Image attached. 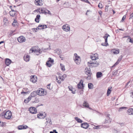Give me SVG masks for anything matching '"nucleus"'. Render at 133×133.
I'll use <instances>...</instances> for the list:
<instances>
[{
  "label": "nucleus",
  "instance_id": "nucleus-38",
  "mask_svg": "<svg viewBox=\"0 0 133 133\" xmlns=\"http://www.w3.org/2000/svg\"><path fill=\"white\" fill-rule=\"evenodd\" d=\"M110 36L107 34H106L105 35V36H103V38L105 39H108V37Z\"/></svg>",
  "mask_w": 133,
  "mask_h": 133
},
{
  "label": "nucleus",
  "instance_id": "nucleus-26",
  "mask_svg": "<svg viewBox=\"0 0 133 133\" xmlns=\"http://www.w3.org/2000/svg\"><path fill=\"white\" fill-rule=\"evenodd\" d=\"M75 119L78 123H82L83 122V121L77 117H75Z\"/></svg>",
  "mask_w": 133,
  "mask_h": 133
},
{
  "label": "nucleus",
  "instance_id": "nucleus-17",
  "mask_svg": "<svg viewBox=\"0 0 133 133\" xmlns=\"http://www.w3.org/2000/svg\"><path fill=\"white\" fill-rule=\"evenodd\" d=\"M38 95L37 92V91H34L31 93L30 96L32 97H34Z\"/></svg>",
  "mask_w": 133,
  "mask_h": 133
},
{
  "label": "nucleus",
  "instance_id": "nucleus-41",
  "mask_svg": "<svg viewBox=\"0 0 133 133\" xmlns=\"http://www.w3.org/2000/svg\"><path fill=\"white\" fill-rule=\"evenodd\" d=\"M127 108V107H120L119 108L118 111H121L122 109H125Z\"/></svg>",
  "mask_w": 133,
  "mask_h": 133
},
{
  "label": "nucleus",
  "instance_id": "nucleus-63",
  "mask_svg": "<svg viewBox=\"0 0 133 133\" xmlns=\"http://www.w3.org/2000/svg\"><path fill=\"white\" fill-rule=\"evenodd\" d=\"M31 97L30 96L28 97L27 99L29 101H30L31 99Z\"/></svg>",
  "mask_w": 133,
  "mask_h": 133
},
{
  "label": "nucleus",
  "instance_id": "nucleus-54",
  "mask_svg": "<svg viewBox=\"0 0 133 133\" xmlns=\"http://www.w3.org/2000/svg\"><path fill=\"white\" fill-rule=\"evenodd\" d=\"M68 88L69 89V90L71 91H72L73 88L71 86H68Z\"/></svg>",
  "mask_w": 133,
  "mask_h": 133
},
{
  "label": "nucleus",
  "instance_id": "nucleus-3",
  "mask_svg": "<svg viewBox=\"0 0 133 133\" xmlns=\"http://www.w3.org/2000/svg\"><path fill=\"white\" fill-rule=\"evenodd\" d=\"M37 91V95L39 96H45L47 94L46 90L42 88H39Z\"/></svg>",
  "mask_w": 133,
  "mask_h": 133
},
{
  "label": "nucleus",
  "instance_id": "nucleus-30",
  "mask_svg": "<svg viewBox=\"0 0 133 133\" xmlns=\"http://www.w3.org/2000/svg\"><path fill=\"white\" fill-rule=\"evenodd\" d=\"M90 58L92 60L94 61H95L96 60L98 59V58H97L96 57V58L95 56H94L93 55L90 56Z\"/></svg>",
  "mask_w": 133,
  "mask_h": 133
},
{
  "label": "nucleus",
  "instance_id": "nucleus-56",
  "mask_svg": "<svg viewBox=\"0 0 133 133\" xmlns=\"http://www.w3.org/2000/svg\"><path fill=\"white\" fill-rule=\"evenodd\" d=\"M126 17V16L125 15H124L122 17V21H124Z\"/></svg>",
  "mask_w": 133,
  "mask_h": 133
},
{
  "label": "nucleus",
  "instance_id": "nucleus-43",
  "mask_svg": "<svg viewBox=\"0 0 133 133\" xmlns=\"http://www.w3.org/2000/svg\"><path fill=\"white\" fill-rule=\"evenodd\" d=\"M98 6L99 8L101 9L103 7V5L102 3H100L98 5Z\"/></svg>",
  "mask_w": 133,
  "mask_h": 133
},
{
  "label": "nucleus",
  "instance_id": "nucleus-28",
  "mask_svg": "<svg viewBox=\"0 0 133 133\" xmlns=\"http://www.w3.org/2000/svg\"><path fill=\"white\" fill-rule=\"evenodd\" d=\"M93 85L92 83H89L88 84V87L89 89H92L93 88Z\"/></svg>",
  "mask_w": 133,
  "mask_h": 133
},
{
  "label": "nucleus",
  "instance_id": "nucleus-6",
  "mask_svg": "<svg viewBox=\"0 0 133 133\" xmlns=\"http://www.w3.org/2000/svg\"><path fill=\"white\" fill-rule=\"evenodd\" d=\"M62 29L64 31L68 32L70 30V26L68 24L64 25L62 26Z\"/></svg>",
  "mask_w": 133,
  "mask_h": 133
},
{
  "label": "nucleus",
  "instance_id": "nucleus-5",
  "mask_svg": "<svg viewBox=\"0 0 133 133\" xmlns=\"http://www.w3.org/2000/svg\"><path fill=\"white\" fill-rule=\"evenodd\" d=\"M47 9L44 8H39L37 10H35V11L38 12L40 14H45L47 13Z\"/></svg>",
  "mask_w": 133,
  "mask_h": 133
},
{
  "label": "nucleus",
  "instance_id": "nucleus-36",
  "mask_svg": "<svg viewBox=\"0 0 133 133\" xmlns=\"http://www.w3.org/2000/svg\"><path fill=\"white\" fill-rule=\"evenodd\" d=\"M119 50H115L113 52V53L115 54H117L119 53Z\"/></svg>",
  "mask_w": 133,
  "mask_h": 133
},
{
  "label": "nucleus",
  "instance_id": "nucleus-8",
  "mask_svg": "<svg viewBox=\"0 0 133 133\" xmlns=\"http://www.w3.org/2000/svg\"><path fill=\"white\" fill-rule=\"evenodd\" d=\"M18 41L21 43L25 42V39L24 37L22 36H21L17 38Z\"/></svg>",
  "mask_w": 133,
  "mask_h": 133
},
{
  "label": "nucleus",
  "instance_id": "nucleus-15",
  "mask_svg": "<svg viewBox=\"0 0 133 133\" xmlns=\"http://www.w3.org/2000/svg\"><path fill=\"white\" fill-rule=\"evenodd\" d=\"M5 62V64L8 66H9L12 62L11 61L9 58H6Z\"/></svg>",
  "mask_w": 133,
  "mask_h": 133
},
{
  "label": "nucleus",
  "instance_id": "nucleus-64",
  "mask_svg": "<svg viewBox=\"0 0 133 133\" xmlns=\"http://www.w3.org/2000/svg\"><path fill=\"white\" fill-rule=\"evenodd\" d=\"M52 133H58L56 131V130H53V131H52Z\"/></svg>",
  "mask_w": 133,
  "mask_h": 133
},
{
  "label": "nucleus",
  "instance_id": "nucleus-55",
  "mask_svg": "<svg viewBox=\"0 0 133 133\" xmlns=\"http://www.w3.org/2000/svg\"><path fill=\"white\" fill-rule=\"evenodd\" d=\"M133 17V12L130 15V17L129 18V19H131V18H132Z\"/></svg>",
  "mask_w": 133,
  "mask_h": 133
},
{
  "label": "nucleus",
  "instance_id": "nucleus-35",
  "mask_svg": "<svg viewBox=\"0 0 133 133\" xmlns=\"http://www.w3.org/2000/svg\"><path fill=\"white\" fill-rule=\"evenodd\" d=\"M49 62H51V63H52L54 62V60L53 59H52L51 58H48V60L47 61Z\"/></svg>",
  "mask_w": 133,
  "mask_h": 133
},
{
  "label": "nucleus",
  "instance_id": "nucleus-48",
  "mask_svg": "<svg viewBox=\"0 0 133 133\" xmlns=\"http://www.w3.org/2000/svg\"><path fill=\"white\" fill-rule=\"evenodd\" d=\"M43 28H39L40 29H44L46 28H47V26L46 25H43Z\"/></svg>",
  "mask_w": 133,
  "mask_h": 133
},
{
  "label": "nucleus",
  "instance_id": "nucleus-23",
  "mask_svg": "<svg viewBox=\"0 0 133 133\" xmlns=\"http://www.w3.org/2000/svg\"><path fill=\"white\" fill-rule=\"evenodd\" d=\"M128 114L129 115H133V109L132 108L129 109L128 111Z\"/></svg>",
  "mask_w": 133,
  "mask_h": 133
},
{
  "label": "nucleus",
  "instance_id": "nucleus-4",
  "mask_svg": "<svg viewBox=\"0 0 133 133\" xmlns=\"http://www.w3.org/2000/svg\"><path fill=\"white\" fill-rule=\"evenodd\" d=\"M74 59L77 64L79 65L80 64L81 62L80 57L79 56H78L76 53L74 54Z\"/></svg>",
  "mask_w": 133,
  "mask_h": 133
},
{
  "label": "nucleus",
  "instance_id": "nucleus-22",
  "mask_svg": "<svg viewBox=\"0 0 133 133\" xmlns=\"http://www.w3.org/2000/svg\"><path fill=\"white\" fill-rule=\"evenodd\" d=\"M83 106L85 108H88L89 107V104L86 101H84L83 103Z\"/></svg>",
  "mask_w": 133,
  "mask_h": 133
},
{
  "label": "nucleus",
  "instance_id": "nucleus-11",
  "mask_svg": "<svg viewBox=\"0 0 133 133\" xmlns=\"http://www.w3.org/2000/svg\"><path fill=\"white\" fill-rule=\"evenodd\" d=\"M37 80V78L36 76L35 75H33L31 76L30 81L34 83H35Z\"/></svg>",
  "mask_w": 133,
  "mask_h": 133
},
{
  "label": "nucleus",
  "instance_id": "nucleus-18",
  "mask_svg": "<svg viewBox=\"0 0 133 133\" xmlns=\"http://www.w3.org/2000/svg\"><path fill=\"white\" fill-rule=\"evenodd\" d=\"M16 11L14 10L11 11L9 12V14L12 17H14L15 15L16 14Z\"/></svg>",
  "mask_w": 133,
  "mask_h": 133
},
{
  "label": "nucleus",
  "instance_id": "nucleus-53",
  "mask_svg": "<svg viewBox=\"0 0 133 133\" xmlns=\"http://www.w3.org/2000/svg\"><path fill=\"white\" fill-rule=\"evenodd\" d=\"M43 25H41V24H39V25L38 26V29H39V28H43Z\"/></svg>",
  "mask_w": 133,
  "mask_h": 133
},
{
  "label": "nucleus",
  "instance_id": "nucleus-27",
  "mask_svg": "<svg viewBox=\"0 0 133 133\" xmlns=\"http://www.w3.org/2000/svg\"><path fill=\"white\" fill-rule=\"evenodd\" d=\"M88 69L86 71H85L86 74L88 75H90L92 74V73L91 72V70L90 69Z\"/></svg>",
  "mask_w": 133,
  "mask_h": 133
},
{
  "label": "nucleus",
  "instance_id": "nucleus-9",
  "mask_svg": "<svg viewBox=\"0 0 133 133\" xmlns=\"http://www.w3.org/2000/svg\"><path fill=\"white\" fill-rule=\"evenodd\" d=\"M42 2V0H35V3L36 5L41 6L43 5Z\"/></svg>",
  "mask_w": 133,
  "mask_h": 133
},
{
  "label": "nucleus",
  "instance_id": "nucleus-10",
  "mask_svg": "<svg viewBox=\"0 0 133 133\" xmlns=\"http://www.w3.org/2000/svg\"><path fill=\"white\" fill-rule=\"evenodd\" d=\"M110 115L108 114H105V117L106 118H108V120H107V119H105V121L104 122V123H110L111 122V120H110V118L109 117V116Z\"/></svg>",
  "mask_w": 133,
  "mask_h": 133
},
{
  "label": "nucleus",
  "instance_id": "nucleus-34",
  "mask_svg": "<svg viewBox=\"0 0 133 133\" xmlns=\"http://www.w3.org/2000/svg\"><path fill=\"white\" fill-rule=\"evenodd\" d=\"M56 52L57 54L59 55L62 53V51L60 49H58L56 50Z\"/></svg>",
  "mask_w": 133,
  "mask_h": 133
},
{
  "label": "nucleus",
  "instance_id": "nucleus-50",
  "mask_svg": "<svg viewBox=\"0 0 133 133\" xmlns=\"http://www.w3.org/2000/svg\"><path fill=\"white\" fill-rule=\"evenodd\" d=\"M18 129L19 130H22L23 129L22 128V125H19L18 126Z\"/></svg>",
  "mask_w": 133,
  "mask_h": 133
},
{
  "label": "nucleus",
  "instance_id": "nucleus-45",
  "mask_svg": "<svg viewBox=\"0 0 133 133\" xmlns=\"http://www.w3.org/2000/svg\"><path fill=\"white\" fill-rule=\"evenodd\" d=\"M56 81L58 83L60 84L61 83V81L60 80H58V78L57 77H56Z\"/></svg>",
  "mask_w": 133,
  "mask_h": 133
},
{
  "label": "nucleus",
  "instance_id": "nucleus-46",
  "mask_svg": "<svg viewBox=\"0 0 133 133\" xmlns=\"http://www.w3.org/2000/svg\"><path fill=\"white\" fill-rule=\"evenodd\" d=\"M82 2H84L85 3H88L89 4H90V3L89 2L88 0H80Z\"/></svg>",
  "mask_w": 133,
  "mask_h": 133
},
{
  "label": "nucleus",
  "instance_id": "nucleus-16",
  "mask_svg": "<svg viewBox=\"0 0 133 133\" xmlns=\"http://www.w3.org/2000/svg\"><path fill=\"white\" fill-rule=\"evenodd\" d=\"M77 87L78 89H83V82L81 83V81L77 84Z\"/></svg>",
  "mask_w": 133,
  "mask_h": 133
},
{
  "label": "nucleus",
  "instance_id": "nucleus-42",
  "mask_svg": "<svg viewBox=\"0 0 133 133\" xmlns=\"http://www.w3.org/2000/svg\"><path fill=\"white\" fill-rule=\"evenodd\" d=\"M46 65L47 66L50 67L52 65V64L50 63L49 62H47L46 63Z\"/></svg>",
  "mask_w": 133,
  "mask_h": 133
},
{
  "label": "nucleus",
  "instance_id": "nucleus-25",
  "mask_svg": "<svg viewBox=\"0 0 133 133\" xmlns=\"http://www.w3.org/2000/svg\"><path fill=\"white\" fill-rule=\"evenodd\" d=\"M112 88L111 87H109L108 90L107 92V95L108 96H109L111 92V89Z\"/></svg>",
  "mask_w": 133,
  "mask_h": 133
},
{
  "label": "nucleus",
  "instance_id": "nucleus-44",
  "mask_svg": "<svg viewBox=\"0 0 133 133\" xmlns=\"http://www.w3.org/2000/svg\"><path fill=\"white\" fill-rule=\"evenodd\" d=\"M50 84H49L47 86V88L48 89H49L50 90H51V89H52V87H50Z\"/></svg>",
  "mask_w": 133,
  "mask_h": 133
},
{
  "label": "nucleus",
  "instance_id": "nucleus-12",
  "mask_svg": "<svg viewBox=\"0 0 133 133\" xmlns=\"http://www.w3.org/2000/svg\"><path fill=\"white\" fill-rule=\"evenodd\" d=\"M81 127L84 129H87L89 127V125L87 123H84L81 124Z\"/></svg>",
  "mask_w": 133,
  "mask_h": 133
},
{
  "label": "nucleus",
  "instance_id": "nucleus-32",
  "mask_svg": "<svg viewBox=\"0 0 133 133\" xmlns=\"http://www.w3.org/2000/svg\"><path fill=\"white\" fill-rule=\"evenodd\" d=\"M39 99L38 98L36 97L35 98V100L33 102V103H37L39 102Z\"/></svg>",
  "mask_w": 133,
  "mask_h": 133
},
{
  "label": "nucleus",
  "instance_id": "nucleus-52",
  "mask_svg": "<svg viewBox=\"0 0 133 133\" xmlns=\"http://www.w3.org/2000/svg\"><path fill=\"white\" fill-rule=\"evenodd\" d=\"M94 56H95V57L97 58L98 59V55L97 53H95L93 55Z\"/></svg>",
  "mask_w": 133,
  "mask_h": 133
},
{
  "label": "nucleus",
  "instance_id": "nucleus-47",
  "mask_svg": "<svg viewBox=\"0 0 133 133\" xmlns=\"http://www.w3.org/2000/svg\"><path fill=\"white\" fill-rule=\"evenodd\" d=\"M34 52H35V50H34L33 48H31L29 51L30 53H33Z\"/></svg>",
  "mask_w": 133,
  "mask_h": 133
},
{
  "label": "nucleus",
  "instance_id": "nucleus-19",
  "mask_svg": "<svg viewBox=\"0 0 133 133\" xmlns=\"http://www.w3.org/2000/svg\"><path fill=\"white\" fill-rule=\"evenodd\" d=\"M122 59V57L119 58L117 62L112 66H111V68H113L114 67L118 65L119 64V62L121 61Z\"/></svg>",
  "mask_w": 133,
  "mask_h": 133
},
{
  "label": "nucleus",
  "instance_id": "nucleus-20",
  "mask_svg": "<svg viewBox=\"0 0 133 133\" xmlns=\"http://www.w3.org/2000/svg\"><path fill=\"white\" fill-rule=\"evenodd\" d=\"M24 60L26 62H28L30 60V57L29 55H27L26 56H24Z\"/></svg>",
  "mask_w": 133,
  "mask_h": 133
},
{
  "label": "nucleus",
  "instance_id": "nucleus-60",
  "mask_svg": "<svg viewBox=\"0 0 133 133\" xmlns=\"http://www.w3.org/2000/svg\"><path fill=\"white\" fill-rule=\"evenodd\" d=\"M129 39H130V42L131 43H133V39H132L131 38H129Z\"/></svg>",
  "mask_w": 133,
  "mask_h": 133
},
{
  "label": "nucleus",
  "instance_id": "nucleus-37",
  "mask_svg": "<svg viewBox=\"0 0 133 133\" xmlns=\"http://www.w3.org/2000/svg\"><path fill=\"white\" fill-rule=\"evenodd\" d=\"M40 50H35V52L36 53V54L37 55H38L40 53Z\"/></svg>",
  "mask_w": 133,
  "mask_h": 133
},
{
  "label": "nucleus",
  "instance_id": "nucleus-59",
  "mask_svg": "<svg viewBox=\"0 0 133 133\" xmlns=\"http://www.w3.org/2000/svg\"><path fill=\"white\" fill-rule=\"evenodd\" d=\"M108 6H105V11H108Z\"/></svg>",
  "mask_w": 133,
  "mask_h": 133
},
{
  "label": "nucleus",
  "instance_id": "nucleus-33",
  "mask_svg": "<svg viewBox=\"0 0 133 133\" xmlns=\"http://www.w3.org/2000/svg\"><path fill=\"white\" fill-rule=\"evenodd\" d=\"M96 127L95 128V129H101L103 127V125H98L97 126H96Z\"/></svg>",
  "mask_w": 133,
  "mask_h": 133
},
{
  "label": "nucleus",
  "instance_id": "nucleus-29",
  "mask_svg": "<svg viewBox=\"0 0 133 133\" xmlns=\"http://www.w3.org/2000/svg\"><path fill=\"white\" fill-rule=\"evenodd\" d=\"M58 74L59 75L58 77V78L60 79H61L62 81H63L64 80V79H63V76L61 74H60L59 73V74Z\"/></svg>",
  "mask_w": 133,
  "mask_h": 133
},
{
  "label": "nucleus",
  "instance_id": "nucleus-57",
  "mask_svg": "<svg viewBox=\"0 0 133 133\" xmlns=\"http://www.w3.org/2000/svg\"><path fill=\"white\" fill-rule=\"evenodd\" d=\"M107 40L108 39H105V44H106L108 45V43H107Z\"/></svg>",
  "mask_w": 133,
  "mask_h": 133
},
{
  "label": "nucleus",
  "instance_id": "nucleus-51",
  "mask_svg": "<svg viewBox=\"0 0 133 133\" xmlns=\"http://www.w3.org/2000/svg\"><path fill=\"white\" fill-rule=\"evenodd\" d=\"M23 129H26L28 127L26 125H22Z\"/></svg>",
  "mask_w": 133,
  "mask_h": 133
},
{
  "label": "nucleus",
  "instance_id": "nucleus-1",
  "mask_svg": "<svg viewBox=\"0 0 133 133\" xmlns=\"http://www.w3.org/2000/svg\"><path fill=\"white\" fill-rule=\"evenodd\" d=\"M1 116H4V117L6 119H10L12 113L10 111L8 110L7 111L5 112H4L1 114Z\"/></svg>",
  "mask_w": 133,
  "mask_h": 133
},
{
  "label": "nucleus",
  "instance_id": "nucleus-58",
  "mask_svg": "<svg viewBox=\"0 0 133 133\" xmlns=\"http://www.w3.org/2000/svg\"><path fill=\"white\" fill-rule=\"evenodd\" d=\"M4 125L3 123L1 121H0V127L3 126Z\"/></svg>",
  "mask_w": 133,
  "mask_h": 133
},
{
  "label": "nucleus",
  "instance_id": "nucleus-49",
  "mask_svg": "<svg viewBox=\"0 0 133 133\" xmlns=\"http://www.w3.org/2000/svg\"><path fill=\"white\" fill-rule=\"evenodd\" d=\"M91 75H88V76L87 77V79L88 80H90L91 79Z\"/></svg>",
  "mask_w": 133,
  "mask_h": 133
},
{
  "label": "nucleus",
  "instance_id": "nucleus-21",
  "mask_svg": "<svg viewBox=\"0 0 133 133\" xmlns=\"http://www.w3.org/2000/svg\"><path fill=\"white\" fill-rule=\"evenodd\" d=\"M102 73L100 72H97L96 74V76L97 78L101 77L102 76Z\"/></svg>",
  "mask_w": 133,
  "mask_h": 133
},
{
  "label": "nucleus",
  "instance_id": "nucleus-14",
  "mask_svg": "<svg viewBox=\"0 0 133 133\" xmlns=\"http://www.w3.org/2000/svg\"><path fill=\"white\" fill-rule=\"evenodd\" d=\"M4 26H6L8 25V21L6 17H4L3 19Z\"/></svg>",
  "mask_w": 133,
  "mask_h": 133
},
{
  "label": "nucleus",
  "instance_id": "nucleus-13",
  "mask_svg": "<svg viewBox=\"0 0 133 133\" xmlns=\"http://www.w3.org/2000/svg\"><path fill=\"white\" fill-rule=\"evenodd\" d=\"M46 114H45V115H43L42 113H40L37 115V117L39 118H44L46 116Z\"/></svg>",
  "mask_w": 133,
  "mask_h": 133
},
{
  "label": "nucleus",
  "instance_id": "nucleus-31",
  "mask_svg": "<svg viewBox=\"0 0 133 133\" xmlns=\"http://www.w3.org/2000/svg\"><path fill=\"white\" fill-rule=\"evenodd\" d=\"M60 66L61 70L63 71H64L65 70V66H64L62 64H60Z\"/></svg>",
  "mask_w": 133,
  "mask_h": 133
},
{
  "label": "nucleus",
  "instance_id": "nucleus-61",
  "mask_svg": "<svg viewBox=\"0 0 133 133\" xmlns=\"http://www.w3.org/2000/svg\"><path fill=\"white\" fill-rule=\"evenodd\" d=\"M23 90H22V91L21 92V93L22 94H27L28 93L27 92H25L23 91Z\"/></svg>",
  "mask_w": 133,
  "mask_h": 133
},
{
  "label": "nucleus",
  "instance_id": "nucleus-39",
  "mask_svg": "<svg viewBox=\"0 0 133 133\" xmlns=\"http://www.w3.org/2000/svg\"><path fill=\"white\" fill-rule=\"evenodd\" d=\"M18 23L16 21H14L13 23L12 24L13 26H15L16 25H17Z\"/></svg>",
  "mask_w": 133,
  "mask_h": 133
},
{
  "label": "nucleus",
  "instance_id": "nucleus-40",
  "mask_svg": "<svg viewBox=\"0 0 133 133\" xmlns=\"http://www.w3.org/2000/svg\"><path fill=\"white\" fill-rule=\"evenodd\" d=\"M117 70L113 71L112 72V75L114 76H116V75H117Z\"/></svg>",
  "mask_w": 133,
  "mask_h": 133
},
{
  "label": "nucleus",
  "instance_id": "nucleus-7",
  "mask_svg": "<svg viewBox=\"0 0 133 133\" xmlns=\"http://www.w3.org/2000/svg\"><path fill=\"white\" fill-rule=\"evenodd\" d=\"M29 111L32 114H35L36 113L37 110L36 108L34 107H31L29 109Z\"/></svg>",
  "mask_w": 133,
  "mask_h": 133
},
{
  "label": "nucleus",
  "instance_id": "nucleus-62",
  "mask_svg": "<svg viewBox=\"0 0 133 133\" xmlns=\"http://www.w3.org/2000/svg\"><path fill=\"white\" fill-rule=\"evenodd\" d=\"M48 120L49 121V123L50 124H51L52 122L50 118H48Z\"/></svg>",
  "mask_w": 133,
  "mask_h": 133
},
{
  "label": "nucleus",
  "instance_id": "nucleus-2",
  "mask_svg": "<svg viewBox=\"0 0 133 133\" xmlns=\"http://www.w3.org/2000/svg\"><path fill=\"white\" fill-rule=\"evenodd\" d=\"M99 61H90L88 62V65L90 68L97 67L99 65Z\"/></svg>",
  "mask_w": 133,
  "mask_h": 133
},
{
  "label": "nucleus",
  "instance_id": "nucleus-24",
  "mask_svg": "<svg viewBox=\"0 0 133 133\" xmlns=\"http://www.w3.org/2000/svg\"><path fill=\"white\" fill-rule=\"evenodd\" d=\"M40 17V16L39 15H37L36 18L35 19V21L37 23H39V20Z\"/></svg>",
  "mask_w": 133,
  "mask_h": 133
}]
</instances>
